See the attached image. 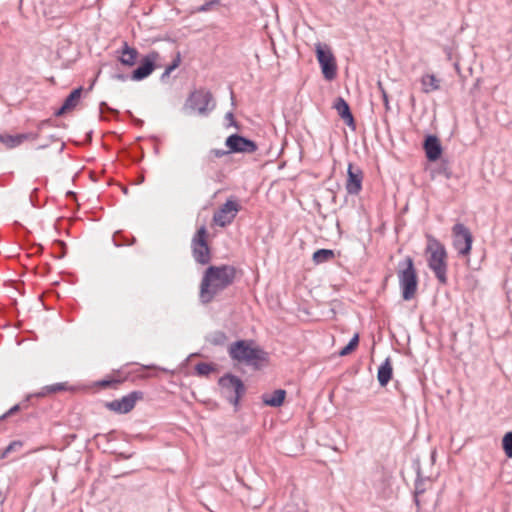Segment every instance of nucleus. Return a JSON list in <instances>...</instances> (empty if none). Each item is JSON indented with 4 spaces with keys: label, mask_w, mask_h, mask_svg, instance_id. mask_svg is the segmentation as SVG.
<instances>
[{
    "label": "nucleus",
    "mask_w": 512,
    "mask_h": 512,
    "mask_svg": "<svg viewBox=\"0 0 512 512\" xmlns=\"http://www.w3.org/2000/svg\"><path fill=\"white\" fill-rule=\"evenodd\" d=\"M236 268L231 265L209 266L200 283L199 298L203 304L212 302L214 297L229 287L235 280Z\"/></svg>",
    "instance_id": "nucleus-1"
},
{
    "label": "nucleus",
    "mask_w": 512,
    "mask_h": 512,
    "mask_svg": "<svg viewBox=\"0 0 512 512\" xmlns=\"http://www.w3.org/2000/svg\"><path fill=\"white\" fill-rule=\"evenodd\" d=\"M228 354L232 360L245 363L256 370L260 369L262 364L268 360L267 352L246 340L232 343L228 348Z\"/></svg>",
    "instance_id": "nucleus-2"
},
{
    "label": "nucleus",
    "mask_w": 512,
    "mask_h": 512,
    "mask_svg": "<svg viewBox=\"0 0 512 512\" xmlns=\"http://www.w3.org/2000/svg\"><path fill=\"white\" fill-rule=\"evenodd\" d=\"M428 267L442 285L447 284V252L445 246L434 238H430L427 245Z\"/></svg>",
    "instance_id": "nucleus-3"
},
{
    "label": "nucleus",
    "mask_w": 512,
    "mask_h": 512,
    "mask_svg": "<svg viewBox=\"0 0 512 512\" xmlns=\"http://www.w3.org/2000/svg\"><path fill=\"white\" fill-rule=\"evenodd\" d=\"M222 396L235 408L238 407L240 399L246 393L243 381L234 374L226 373L218 380Z\"/></svg>",
    "instance_id": "nucleus-4"
},
{
    "label": "nucleus",
    "mask_w": 512,
    "mask_h": 512,
    "mask_svg": "<svg viewBox=\"0 0 512 512\" xmlns=\"http://www.w3.org/2000/svg\"><path fill=\"white\" fill-rule=\"evenodd\" d=\"M405 267L398 272L399 284L402 291V298L406 301L411 300L417 291L418 278L414 268V262L411 257H406Z\"/></svg>",
    "instance_id": "nucleus-5"
},
{
    "label": "nucleus",
    "mask_w": 512,
    "mask_h": 512,
    "mask_svg": "<svg viewBox=\"0 0 512 512\" xmlns=\"http://www.w3.org/2000/svg\"><path fill=\"white\" fill-rule=\"evenodd\" d=\"M191 249L194 260L206 265L211 261V251L207 242V229L201 226L194 234L191 241Z\"/></svg>",
    "instance_id": "nucleus-6"
},
{
    "label": "nucleus",
    "mask_w": 512,
    "mask_h": 512,
    "mask_svg": "<svg viewBox=\"0 0 512 512\" xmlns=\"http://www.w3.org/2000/svg\"><path fill=\"white\" fill-rule=\"evenodd\" d=\"M187 105L196 110L200 115L207 116L214 110L216 103L210 91L199 89L193 91L187 99Z\"/></svg>",
    "instance_id": "nucleus-7"
},
{
    "label": "nucleus",
    "mask_w": 512,
    "mask_h": 512,
    "mask_svg": "<svg viewBox=\"0 0 512 512\" xmlns=\"http://www.w3.org/2000/svg\"><path fill=\"white\" fill-rule=\"evenodd\" d=\"M315 52L324 78L329 81L333 80L337 74V65L330 48L327 45L317 43Z\"/></svg>",
    "instance_id": "nucleus-8"
},
{
    "label": "nucleus",
    "mask_w": 512,
    "mask_h": 512,
    "mask_svg": "<svg viewBox=\"0 0 512 512\" xmlns=\"http://www.w3.org/2000/svg\"><path fill=\"white\" fill-rule=\"evenodd\" d=\"M453 246L461 256L470 254L473 236L470 230L462 223H456L452 227Z\"/></svg>",
    "instance_id": "nucleus-9"
},
{
    "label": "nucleus",
    "mask_w": 512,
    "mask_h": 512,
    "mask_svg": "<svg viewBox=\"0 0 512 512\" xmlns=\"http://www.w3.org/2000/svg\"><path fill=\"white\" fill-rule=\"evenodd\" d=\"M143 398L142 391H132L128 395L123 396L121 399H116L106 403V408L110 411L126 414L130 412L136 405L138 400Z\"/></svg>",
    "instance_id": "nucleus-10"
},
{
    "label": "nucleus",
    "mask_w": 512,
    "mask_h": 512,
    "mask_svg": "<svg viewBox=\"0 0 512 512\" xmlns=\"http://www.w3.org/2000/svg\"><path fill=\"white\" fill-rule=\"evenodd\" d=\"M159 59V53L157 51H151L145 55L138 65V67L132 71L130 79L133 81H141L147 78L156 68V61Z\"/></svg>",
    "instance_id": "nucleus-11"
},
{
    "label": "nucleus",
    "mask_w": 512,
    "mask_h": 512,
    "mask_svg": "<svg viewBox=\"0 0 512 512\" xmlns=\"http://www.w3.org/2000/svg\"><path fill=\"white\" fill-rule=\"evenodd\" d=\"M225 146L231 153H254L257 150V144L239 134H231L225 140Z\"/></svg>",
    "instance_id": "nucleus-12"
},
{
    "label": "nucleus",
    "mask_w": 512,
    "mask_h": 512,
    "mask_svg": "<svg viewBox=\"0 0 512 512\" xmlns=\"http://www.w3.org/2000/svg\"><path fill=\"white\" fill-rule=\"evenodd\" d=\"M240 206L236 201L227 200L213 215V222L225 227L229 225L236 217Z\"/></svg>",
    "instance_id": "nucleus-13"
},
{
    "label": "nucleus",
    "mask_w": 512,
    "mask_h": 512,
    "mask_svg": "<svg viewBox=\"0 0 512 512\" xmlns=\"http://www.w3.org/2000/svg\"><path fill=\"white\" fill-rule=\"evenodd\" d=\"M363 172L352 163L348 165L346 190L350 195H358L362 190Z\"/></svg>",
    "instance_id": "nucleus-14"
},
{
    "label": "nucleus",
    "mask_w": 512,
    "mask_h": 512,
    "mask_svg": "<svg viewBox=\"0 0 512 512\" xmlns=\"http://www.w3.org/2000/svg\"><path fill=\"white\" fill-rule=\"evenodd\" d=\"M423 148L425 150L427 159L431 162L438 160L442 154V146L440 140L435 135L426 136L423 143Z\"/></svg>",
    "instance_id": "nucleus-15"
},
{
    "label": "nucleus",
    "mask_w": 512,
    "mask_h": 512,
    "mask_svg": "<svg viewBox=\"0 0 512 512\" xmlns=\"http://www.w3.org/2000/svg\"><path fill=\"white\" fill-rule=\"evenodd\" d=\"M333 108L337 111L340 118L349 126L352 128H355V121L354 117L352 115V112L350 110V106L347 103V101L342 97H337Z\"/></svg>",
    "instance_id": "nucleus-16"
},
{
    "label": "nucleus",
    "mask_w": 512,
    "mask_h": 512,
    "mask_svg": "<svg viewBox=\"0 0 512 512\" xmlns=\"http://www.w3.org/2000/svg\"><path fill=\"white\" fill-rule=\"evenodd\" d=\"M38 138L37 133H22L16 135H0V142H2L8 148H15L22 144L25 140H36Z\"/></svg>",
    "instance_id": "nucleus-17"
},
{
    "label": "nucleus",
    "mask_w": 512,
    "mask_h": 512,
    "mask_svg": "<svg viewBox=\"0 0 512 512\" xmlns=\"http://www.w3.org/2000/svg\"><path fill=\"white\" fill-rule=\"evenodd\" d=\"M82 87L74 89L64 100L62 106L55 112V116H62L66 112L74 109L80 101Z\"/></svg>",
    "instance_id": "nucleus-18"
},
{
    "label": "nucleus",
    "mask_w": 512,
    "mask_h": 512,
    "mask_svg": "<svg viewBox=\"0 0 512 512\" xmlns=\"http://www.w3.org/2000/svg\"><path fill=\"white\" fill-rule=\"evenodd\" d=\"M139 52L136 48L130 47L127 42L123 43L120 51L119 61L121 64L131 67L137 62Z\"/></svg>",
    "instance_id": "nucleus-19"
},
{
    "label": "nucleus",
    "mask_w": 512,
    "mask_h": 512,
    "mask_svg": "<svg viewBox=\"0 0 512 512\" xmlns=\"http://www.w3.org/2000/svg\"><path fill=\"white\" fill-rule=\"evenodd\" d=\"M286 397V391L284 389L274 390L272 394H263L262 401L265 405L270 407H280Z\"/></svg>",
    "instance_id": "nucleus-20"
},
{
    "label": "nucleus",
    "mask_w": 512,
    "mask_h": 512,
    "mask_svg": "<svg viewBox=\"0 0 512 512\" xmlns=\"http://www.w3.org/2000/svg\"><path fill=\"white\" fill-rule=\"evenodd\" d=\"M392 365L390 358H386L385 361L378 368L377 379L380 386L385 387L392 378Z\"/></svg>",
    "instance_id": "nucleus-21"
},
{
    "label": "nucleus",
    "mask_w": 512,
    "mask_h": 512,
    "mask_svg": "<svg viewBox=\"0 0 512 512\" xmlns=\"http://www.w3.org/2000/svg\"><path fill=\"white\" fill-rule=\"evenodd\" d=\"M422 91L424 93H430L440 88V80L433 74L423 75L421 78Z\"/></svg>",
    "instance_id": "nucleus-22"
},
{
    "label": "nucleus",
    "mask_w": 512,
    "mask_h": 512,
    "mask_svg": "<svg viewBox=\"0 0 512 512\" xmlns=\"http://www.w3.org/2000/svg\"><path fill=\"white\" fill-rule=\"evenodd\" d=\"M335 257V253L331 249H318L313 253V261L316 264H322L332 260Z\"/></svg>",
    "instance_id": "nucleus-23"
},
{
    "label": "nucleus",
    "mask_w": 512,
    "mask_h": 512,
    "mask_svg": "<svg viewBox=\"0 0 512 512\" xmlns=\"http://www.w3.org/2000/svg\"><path fill=\"white\" fill-rule=\"evenodd\" d=\"M206 341L214 346H222L227 341V335L223 331L217 330L207 335Z\"/></svg>",
    "instance_id": "nucleus-24"
},
{
    "label": "nucleus",
    "mask_w": 512,
    "mask_h": 512,
    "mask_svg": "<svg viewBox=\"0 0 512 512\" xmlns=\"http://www.w3.org/2000/svg\"><path fill=\"white\" fill-rule=\"evenodd\" d=\"M215 370L216 367L213 363L199 362L195 365V372L198 376H208Z\"/></svg>",
    "instance_id": "nucleus-25"
},
{
    "label": "nucleus",
    "mask_w": 512,
    "mask_h": 512,
    "mask_svg": "<svg viewBox=\"0 0 512 512\" xmlns=\"http://www.w3.org/2000/svg\"><path fill=\"white\" fill-rule=\"evenodd\" d=\"M66 389L67 388H66V385L64 383H56V384L45 386L41 392L36 393L33 396L43 397V396H45V395H47L49 393H56V392H59V391H64Z\"/></svg>",
    "instance_id": "nucleus-26"
},
{
    "label": "nucleus",
    "mask_w": 512,
    "mask_h": 512,
    "mask_svg": "<svg viewBox=\"0 0 512 512\" xmlns=\"http://www.w3.org/2000/svg\"><path fill=\"white\" fill-rule=\"evenodd\" d=\"M359 344V334H355L349 343L339 351L340 356H347L351 354Z\"/></svg>",
    "instance_id": "nucleus-27"
},
{
    "label": "nucleus",
    "mask_w": 512,
    "mask_h": 512,
    "mask_svg": "<svg viewBox=\"0 0 512 512\" xmlns=\"http://www.w3.org/2000/svg\"><path fill=\"white\" fill-rule=\"evenodd\" d=\"M502 448L508 458H512V431L507 432L502 439Z\"/></svg>",
    "instance_id": "nucleus-28"
},
{
    "label": "nucleus",
    "mask_w": 512,
    "mask_h": 512,
    "mask_svg": "<svg viewBox=\"0 0 512 512\" xmlns=\"http://www.w3.org/2000/svg\"><path fill=\"white\" fill-rule=\"evenodd\" d=\"M425 482H426V479L421 477V472H420V468H419L417 471V478L415 480V489H414L415 496H420L426 491Z\"/></svg>",
    "instance_id": "nucleus-29"
},
{
    "label": "nucleus",
    "mask_w": 512,
    "mask_h": 512,
    "mask_svg": "<svg viewBox=\"0 0 512 512\" xmlns=\"http://www.w3.org/2000/svg\"><path fill=\"white\" fill-rule=\"evenodd\" d=\"M229 154H231L229 148L227 150L214 148L209 150L207 157L209 161H213L215 158H222Z\"/></svg>",
    "instance_id": "nucleus-30"
},
{
    "label": "nucleus",
    "mask_w": 512,
    "mask_h": 512,
    "mask_svg": "<svg viewBox=\"0 0 512 512\" xmlns=\"http://www.w3.org/2000/svg\"><path fill=\"white\" fill-rule=\"evenodd\" d=\"M31 397H33V395L28 396V397L23 401V403H22V404H16V405H14L13 407H11V408H10V409L5 413V414H3V415L0 417V420H1V419H4V418H6V417H8V416H10V415H13V414H14V413H16L17 411H19V409H20L21 407H25V408H26V407H27V404H26V403L30 400V398H31Z\"/></svg>",
    "instance_id": "nucleus-31"
},
{
    "label": "nucleus",
    "mask_w": 512,
    "mask_h": 512,
    "mask_svg": "<svg viewBox=\"0 0 512 512\" xmlns=\"http://www.w3.org/2000/svg\"><path fill=\"white\" fill-rule=\"evenodd\" d=\"M378 89L381 93V96H382V99H383V102H384V106L386 108V110H389L390 109V106H389V100H388V94L386 92V90L384 89L382 83L379 81L378 84Z\"/></svg>",
    "instance_id": "nucleus-32"
},
{
    "label": "nucleus",
    "mask_w": 512,
    "mask_h": 512,
    "mask_svg": "<svg viewBox=\"0 0 512 512\" xmlns=\"http://www.w3.org/2000/svg\"><path fill=\"white\" fill-rule=\"evenodd\" d=\"M16 446H21L20 442H12L10 443L2 452L1 458H5L11 451L15 449Z\"/></svg>",
    "instance_id": "nucleus-33"
},
{
    "label": "nucleus",
    "mask_w": 512,
    "mask_h": 512,
    "mask_svg": "<svg viewBox=\"0 0 512 512\" xmlns=\"http://www.w3.org/2000/svg\"><path fill=\"white\" fill-rule=\"evenodd\" d=\"M225 119L227 121H229L227 127L234 126L237 129H239V124L237 123V121H235L233 112H231V111L227 112L225 115Z\"/></svg>",
    "instance_id": "nucleus-34"
},
{
    "label": "nucleus",
    "mask_w": 512,
    "mask_h": 512,
    "mask_svg": "<svg viewBox=\"0 0 512 512\" xmlns=\"http://www.w3.org/2000/svg\"><path fill=\"white\" fill-rule=\"evenodd\" d=\"M216 4H218V1H216V0L208 1V2L204 3L202 6H200L198 10L200 12H206V11L210 10L211 7Z\"/></svg>",
    "instance_id": "nucleus-35"
},
{
    "label": "nucleus",
    "mask_w": 512,
    "mask_h": 512,
    "mask_svg": "<svg viewBox=\"0 0 512 512\" xmlns=\"http://www.w3.org/2000/svg\"><path fill=\"white\" fill-rule=\"evenodd\" d=\"M55 245L59 246L60 247V256L59 258H62L64 257L65 253H66V245L65 243L62 241V240H56L54 242Z\"/></svg>",
    "instance_id": "nucleus-36"
},
{
    "label": "nucleus",
    "mask_w": 512,
    "mask_h": 512,
    "mask_svg": "<svg viewBox=\"0 0 512 512\" xmlns=\"http://www.w3.org/2000/svg\"><path fill=\"white\" fill-rule=\"evenodd\" d=\"M118 383H119V381H117V380H106L105 379V380L99 381L98 385L101 386V387L106 388V387L112 386L113 384H118Z\"/></svg>",
    "instance_id": "nucleus-37"
},
{
    "label": "nucleus",
    "mask_w": 512,
    "mask_h": 512,
    "mask_svg": "<svg viewBox=\"0 0 512 512\" xmlns=\"http://www.w3.org/2000/svg\"><path fill=\"white\" fill-rule=\"evenodd\" d=\"M105 111H109V112H111V113H117V111H116V110H114V109H112V108H110V107L107 105V103H105V102H101V103H100V113H101V114H103V113H105Z\"/></svg>",
    "instance_id": "nucleus-38"
},
{
    "label": "nucleus",
    "mask_w": 512,
    "mask_h": 512,
    "mask_svg": "<svg viewBox=\"0 0 512 512\" xmlns=\"http://www.w3.org/2000/svg\"><path fill=\"white\" fill-rule=\"evenodd\" d=\"M174 70H175L174 66H173V65H171V64H169V65L166 67V69H165V71L163 72V74L161 75V80H164L166 77H168V76L171 74V72H172V71H174Z\"/></svg>",
    "instance_id": "nucleus-39"
},
{
    "label": "nucleus",
    "mask_w": 512,
    "mask_h": 512,
    "mask_svg": "<svg viewBox=\"0 0 512 512\" xmlns=\"http://www.w3.org/2000/svg\"><path fill=\"white\" fill-rule=\"evenodd\" d=\"M121 236L120 232H116L114 235H113V241H114V244L115 246H122L124 245L125 243L121 242L119 240V237Z\"/></svg>",
    "instance_id": "nucleus-40"
},
{
    "label": "nucleus",
    "mask_w": 512,
    "mask_h": 512,
    "mask_svg": "<svg viewBox=\"0 0 512 512\" xmlns=\"http://www.w3.org/2000/svg\"><path fill=\"white\" fill-rule=\"evenodd\" d=\"M180 62H181V57H180V53L178 52L176 57L172 61L171 65H173L174 68L176 69L180 65Z\"/></svg>",
    "instance_id": "nucleus-41"
},
{
    "label": "nucleus",
    "mask_w": 512,
    "mask_h": 512,
    "mask_svg": "<svg viewBox=\"0 0 512 512\" xmlns=\"http://www.w3.org/2000/svg\"><path fill=\"white\" fill-rule=\"evenodd\" d=\"M420 496L414 495V503L416 505V512H421V502H420Z\"/></svg>",
    "instance_id": "nucleus-42"
},
{
    "label": "nucleus",
    "mask_w": 512,
    "mask_h": 512,
    "mask_svg": "<svg viewBox=\"0 0 512 512\" xmlns=\"http://www.w3.org/2000/svg\"><path fill=\"white\" fill-rule=\"evenodd\" d=\"M114 79L120 80V81H126L130 76L124 75V74H115L113 76Z\"/></svg>",
    "instance_id": "nucleus-43"
},
{
    "label": "nucleus",
    "mask_w": 512,
    "mask_h": 512,
    "mask_svg": "<svg viewBox=\"0 0 512 512\" xmlns=\"http://www.w3.org/2000/svg\"><path fill=\"white\" fill-rule=\"evenodd\" d=\"M7 499V493L0 490V505H3Z\"/></svg>",
    "instance_id": "nucleus-44"
},
{
    "label": "nucleus",
    "mask_w": 512,
    "mask_h": 512,
    "mask_svg": "<svg viewBox=\"0 0 512 512\" xmlns=\"http://www.w3.org/2000/svg\"><path fill=\"white\" fill-rule=\"evenodd\" d=\"M49 121L48 120H45V121H42L40 124H39V128L42 129L44 126L48 125Z\"/></svg>",
    "instance_id": "nucleus-45"
},
{
    "label": "nucleus",
    "mask_w": 512,
    "mask_h": 512,
    "mask_svg": "<svg viewBox=\"0 0 512 512\" xmlns=\"http://www.w3.org/2000/svg\"><path fill=\"white\" fill-rule=\"evenodd\" d=\"M144 369H151V368H156L155 365H146V366H143Z\"/></svg>",
    "instance_id": "nucleus-46"
},
{
    "label": "nucleus",
    "mask_w": 512,
    "mask_h": 512,
    "mask_svg": "<svg viewBox=\"0 0 512 512\" xmlns=\"http://www.w3.org/2000/svg\"><path fill=\"white\" fill-rule=\"evenodd\" d=\"M138 180H140L141 182H143V181H144V178H143V177H142V178H141V177H138Z\"/></svg>",
    "instance_id": "nucleus-47"
},
{
    "label": "nucleus",
    "mask_w": 512,
    "mask_h": 512,
    "mask_svg": "<svg viewBox=\"0 0 512 512\" xmlns=\"http://www.w3.org/2000/svg\"><path fill=\"white\" fill-rule=\"evenodd\" d=\"M138 180H140L141 182H143V181H144V178H143V177H142V178H141V177H138Z\"/></svg>",
    "instance_id": "nucleus-48"
}]
</instances>
